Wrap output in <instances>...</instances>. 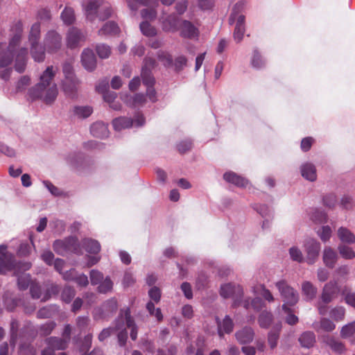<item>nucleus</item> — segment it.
<instances>
[{
    "instance_id": "nucleus-1",
    "label": "nucleus",
    "mask_w": 355,
    "mask_h": 355,
    "mask_svg": "<svg viewBox=\"0 0 355 355\" xmlns=\"http://www.w3.org/2000/svg\"><path fill=\"white\" fill-rule=\"evenodd\" d=\"M23 30V23L20 20L15 21L11 26L7 50L0 58V68L8 67L15 58V71L19 73L25 71L28 60V49L25 47H19Z\"/></svg>"
},
{
    "instance_id": "nucleus-2",
    "label": "nucleus",
    "mask_w": 355,
    "mask_h": 355,
    "mask_svg": "<svg viewBox=\"0 0 355 355\" xmlns=\"http://www.w3.org/2000/svg\"><path fill=\"white\" fill-rule=\"evenodd\" d=\"M54 76L53 67L49 66L40 76V82L29 89L28 97L32 101L40 99L47 105L52 104L58 94L57 85L51 84Z\"/></svg>"
},
{
    "instance_id": "nucleus-3",
    "label": "nucleus",
    "mask_w": 355,
    "mask_h": 355,
    "mask_svg": "<svg viewBox=\"0 0 355 355\" xmlns=\"http://www.w3.org/2000/svg\"><path fill=\"white\" fill-rule=\"evenodd\" d=\"M53 249L59 255L65 256L69 253L83 254L82 247L75 236H69L62 240H55L53 243Z\"/></svg>"
},
{
    "instance_id": "nucleus-4",
    "label": "nucleus",
    "mask_w": 355,
    "mask_h": 355,
    "mask_svg": "<svg viewBox=\"0 0 355 355\" xmlns=\"http://www.w3.org/2000/svg\"><path fill=\"white\" fill-rule=\"evenodd\" d=\"M146 119L142 114L137 113L133 118L120 116L112 120V125L116 131L129 128L131 127L139 128L144 125Z\"/></svg>"
},
{
    "instance_id": "nucleus-5",
    "label": "nucleus",
    "mask_w": 355,
    "mask_h": 355,
    "mask_svg": "<svg viewBox=\"0 0 355 355\" xmlns=\"http://www.w3.org/2000/svg\"><path fill=\"white\" fill-rule=\"evenodd\" d=\"M280 295L284 302V304L294 306L299 300L298 293L291 287L286 280L281 279L275 283Z\"/></svg>"
},
{
    "instance_id": "nucleus-6",
    "label": "nucleus",
    "mask_w": 355,
    "mask_h": 355,
    "mask_svg": "<svg viewBox=\"0 0 355 355\" xmlns=\"http://www.w3.org/2000/svg\"><path fill=\"white\" fill-rule=\"evenodd\" d=\"M220 295L224 298L232 297L233 299V306H240L243 302V289L241 286L233 283H227L221 285L220 290Z\"/></svg>"
},
{
    "instance_id": "nucleus-7",
    "label": "nucleus",
    "mask_w": 355,
    "mask_h": 355,
    "mask_svg": "<svg viewBox=\"0 0 355 355\" xmlns=\"http://www.w3.org/2000/svg\"><path fill=\"white\" fill-rule=\"evenodd\" d=\"M6 245H0V274L6 275L13 270L16 266L15 256L7 250Z\"/></svg>"
},
{
    "instance_id": "nucleus-8",
    "label": "nucleus",
    "mask_w": 355,
    "mask_h": 355,
    "mask_svg": "<svg viewBox=\"0 0 355 355\" xmlns=\"http://www.w3.org/2000/svg\"><path fill=\"white\" fill-rule=\"evenodd\" d=\"M303 247L306 253V263L309 265L315 263L321 250L320 242L314 239L308 238L304 240Z\"/></svg>"
},
{
    "instance_id": "nucleus-9",
    "label": "nucleus",
    "mask_w": 355,
    "mask_h": 355,
    "mask_svg": "<svg viewBox=\"0 0 355 355\" xmlns=\"http://www.w3.org/2000/svg\"><path fill=\"white\" fill-rule=\"evenodd\" d=\"M118 303L115 298H110L103 303V304L94 309V318L95 320L105 319L116 311Z\"/></svg>"
},
{
    "instance_id": "nucleus-10",
    "label": "nucleus",
    "mask_w": 355,
    "mask_h": 355,
    "mask_svg": "<svg viewBox=\"0 0 355 355\" xmlns=\"http://www.w3.org/2000/svg\"><path fill=\"white\" fill-rule=\"evenodd\" d=\"M44 46L49 53L57 52L62 46V37L55 31H49L44 38Z\"/></svg>"
},
{
    "instance_id": "nucleus-11",
    "label": "nucleus",
    "mask_w": 355,
    "mask_h": 355,
    "mask_svg": "<svg viewBox=\"0 0 355 355\" xmlns=\"http://www.w3.org/2000/svg\"><path fill=\"white\" fill-rule=\"evenodd\" d=\"M216 322L217 324L218 335L220 338H223L225 334H230L233 331L234 324L230 315H226L223 320H220V318L216 316Z\"/></svg>"
},
{
    "instance_id": "nucleus-12",
    "label": "nucleus",
    "mask_w": 355,
    "mask_h": 355,
    "mask_svg": "<svg viewBox=\"0 0 355 355\" xmlns=\"http://www.w3.org/2000/svg\"><path fill=\"white\" fill-rule=\"evenodd\" d=\"M85 35L77 28L72 27L69 29L67 35V44L70 49H74L84 41Z\"/></svg>"
},
{
    "instance_id": "nucleus-13",
    "label": "nucleus",
    "mask_w": 355,
    "mask_h": 355,
    "mask_svg": "<svg viewBox=\"0 0 355 355\" xmlns=\"http://www.w3.org/2000/svg\"><path fill=\"white\" fill-rule=\"evenodd\" d=\"M338 291L339 288L336 281L327 283L323 288L321 295L322 302L324 304L331 302Z\"/></svg>"
},
{
    "instance_id": "nucleus-14",
    "label": "nucleus",
    "mask_w": 355,
    "mask_h": 355,
    "mask_svg": "<svg viewBox=\"0 0 355 355\" xmlns=\"http://www.w3.org/2000/svg\"><path fill=\"white\" fill-rule=\"evenodd\" d=\"M300 173L303 178L313 182L317 180V170L315 164L310 162L302 163L300 166Z\"/></svg>"
},
{
    "instance_id": "nucleus-15",
    "label": "nucleus",
    "mask_w": 355,
    "mask_h": 355,
    "mask_svg": "<svg viewBox=\"0 0 355 355\" xmlns=\"http://www.w3.org/2000/svg\"><path fill=\"white\" fill-rule=\"evenodd\" d=\"M81 62L84 68L89 71H92L96 67V58L92 49H85L81 55Z\"/></svg>"
},
{
    "instance_id": "nucleus-16",
    "label": "nucleus",
    "mask_w": 355,
    "mask_h": 355,
    "mask_svg": "<svg viewBox=\"0 0 355 355\" xmlns=\"http://www.w3.org/2000/svg\"><path fill=\"white\" fill-rule=\"evenodd\" d=\"M223 179L227 183L232 184L238 187H246L249 181L233 171H227L223 174Z\"/></svg>"
},
{
    "instance_id": "nucleus-17",
    "label": "nucleus",
    "mask_w": 355,
    "mask_h": 355,
    "mask_svg": "<svg viewBox=\"0 0 355 355\" xmlns=\"http://www.w3.org/2000/svg\"><path fill=\"white\" fill-rule=\"evenodd\" d=\"M235 337L240 344H248L253 340L254 332L252 327H245L235 333Z\"/></svg>"
},
{
    "instance_id": "nucleus-18",
    "label": "nucleus",
    "mask_w": 355,
    "mask_h": 355,
    "mask_svg": "<svg viewBox=\"0 0 355 355\" xmlns=\"http://www.w3.org/2000/svg\"><path fill=\"white\" fill-rule=\"evenodd\" d=\"M101 0H89L85 7L86 17L89 21H93L99 13L101 6Z\"/></svg>"
},
{
    "instance_id": "nucleus-19",
    "label": "nucleus",
    "mask_w": 355,
    "mask_h": 355,
    "mask_svg": "<svg viewBox=\"0 0 355 355\" xmlns=\"http://www.w3.org/2000/svg\"><path fill=\"white\" fill-rule=\"evenodd\" d=\"M180 26V17L175 14L168 15L162 21V28L164 31L175 32Z\"/></svg>"
},
{
    "instance_id": "nucleus-20",
    "label": "nucleus",
    "mask_w": 355,
    "mask_h": 355,
    "mask_svg": "<svg viewBox=\"0 0 355 355\" xmlns=\"http://www.w3.org/2000/svg\"><path fill=\"white\" fill-rule=\"evenodd\" d=\"M90 132L95 137L106 138L109 135L107 125L102 121L95 122L90 127Z\"/></svg>"
},
{
    "instance_id": "nucleus-21",
    "label": "nucleus",
    "mask_w": 355,
    "mask_h": 355,
    "mask_svg": "<svg viewBox=\"0 0 355 355\" xmlns=\"http://www.w3.org/2000/svg\"><path fill=\"white\" fill-rule=\"evenodd\" d=\"M67 162L69 164L76 168H80L84 166L85 156L81 152H73L67 157Z\"/></svg>"
},
{
    "instance_id": "nucleus-22",
    "label": "nucleus",
    "mask_w": 355,
    "mask_h": 355,
    "mask_svg": "<svg viewBox=\"0 0 355 355\" xmlns=\"http://www.w3.org/2000/svg\"><path fill=\"white\" fill-rule=\"evenodd\" d=\"M198 28L189 21L184 20L182 24L181 35L186 38L193 39L198 37Z\"/></svg>"
},
{
    "instance_id": "nucleus-23",
    "label": "nucleus",
    "mask_w": 355,
    "mask_h": 355,
    "mask_svg": "<svg viewBox=\"0 0 355 355\" xmlns=\"http://www.w3.org/2000/svg\"><path fill=\"white\" fill-rule=\"evenodd\" d=\"M78 81L76 78L64 79L62 81V89L66 96L70 98L76 96Z\"/></svg>"
},
{
    "instance_id": "nucleus-24",
    "label": "nucleus",
    "mask_w": 355,
    "mask_h": 355,
    "mask_svg": "<svg viewBox=\"0 0 355 355\" xmlns=\"http://www.w3.org/2000/svg\"><path fill=\"white\" fill-rule=\"evenodd\" d=\"M323 261L325 266L329 268H334L338 254L331 247H325L323 251Z\"/></svg>"
},
{
    "instance_id": "nucleus-25",
    "label": "nucleus",
    "mask_w": 355,
    "mask_h": 355,
    "mask_svg": "<svg viewBox=\"0 0 355 355\" xmlns=\"http://www.w3.org/2000/svg\"><path fill=\"white\" fill-rule=\"evenodd\" d=\"M245 15H242L239 17L238 21H235L236 26L233 36L234 40L237 43L240 42L243 40L245 32Z\"/></svg>"
},
{
    "instance_id": "nucleus-26",
    "label": "nucleus",
    "mask_w": 355,
    "mask_h": 355,
    "mask_svg": "<svg viewBox=\"0 0 355 355\" xmlns=\"http://www.w3.org/2000/svg\"><path fill=\"white\" fill-rule=\"evenodd\" d=\"M338 239L342 243L353 244L355 243V235L348 228L340 227L337 231Z\"/></svg>"
},
{
    "instance_id": "nucleus-27",
    "label": "nucleus",
    "mask_w": 355,
    "mask_h": 355,
    "mask_svg": "<svg viewBox=\"0 0 355 355\" xmlns=\"http://www.w3.org/2000/svg\"><path fill=\"white\" fill-rule=\"evenodd\" d=\"M242 301L243 302L240 304V306H243L246 309H250V307H252L254 310L258 311L265 306V302L259 297H254L251 301L250 300V298L243 299V297Z\"/></svg>"
},
{
    "instance_id": "nucleus-28",
    "label": "nucleus",
    "mask_w": 355,
    "mask_h": 355,
    "mask_svg": "<svg viewBox=\"0 0 355 355\" xmlns=\"http://www.w3.org/2000/svg\"><path fill=\"white\" fill-rule=\"evenodd\" d=\"M324 342L328 345L331 349L336 354H342L345 352V347L340 340L332 336H327L324 338Z\"/></svg>"
},
{
    "instance_id": "nucleus-29",
    "label": "nucleus",
    "mask_w": 355,
    "mask_h": 355,
    "mask_svg": "<svg viewBox=\"0 0 355 355\" xmlns=\"http://www.w3.org/2000/svg\"><path fill=\"white\" fill-rule=\"evenodd\" d=\"M245 2L244 1H240L235 3L232 8V12L229 18V24L232 25L235 23V21H238L239 16L244 15L243 12L245 10Z\"/></svg>"
},
{
    "instance_id": "nucleus-30",
    "label": "nucleus",
    "mask_w": 355,
    "mask_h": 355,
    "mask_svg": "<svg viewBox=\"0 0 355 355\" xmlns=\"http://www.w3.org/2000/svg\"><path fill=\"white\" fill-rule=\"evenodd\" d=\"M125 324L128 327L130 328V338L132 340H135L137 338L138 327L135 322L134 319L130 315V309L127 307L125 310Z\"/></svg>"
},
{
    "instance_id": "nucleus-31",
    "label": "nucleus",
    "mask_w": 355,
    "mask_h": 355,
    "mask_svg": "<svg viewBox=\"0 0 355 355\" xmlns=\"http://www.w3.org/2000/svg\"><path fill=\"white\" fill-rule=\"evenodd\" d=\"M90 254H98L101 250V245L96 240L92 239H84L80 246Z\"/></svg>"
},
{
    "instance_id": "nucleus-32",
    "label": "nucleus",
    "mask_w": 355,
    "mask_h": 355,
    "mask_svg": "<svg viewBox=\"0 0 355 355\" xmlns=\"http://www.w3.org/2000/svg\"><path fill=\"white\" fill-rule=\"evenodd\" d=\"M298 340L302 347L309 349L315 343V336L313 331H304L301 334Z\"/></svg>"
},
{
    "instance_id": "nucleus-33",
    "label": "nucleus",
    "mask_w": 355,
    "mask_h": 355,
    "mask_svg": "<svg viewBox=\"0 0 355 355\" xmlns=\"http://www.w3.org/2000/svg\"><path fill=\"white\" fill-rule=\"evenodd\" d=\"M68 341L65 338L50 337L46 339V345L55 350H62L67 347Z\"/></svg>"
},
{
    "instance_id": "nucleus-34",
    "label": "nucleus",
    "mask_w": 355,
    "mask_h": 355,
    "mask_svg": "<svg viewBox=\"0 0 355 355\" xmlns=\"http://www.w3.org/2000/svg\"><path fill=\"white\" fill-rule=\"evenodd\" d=\"M119 32V28L117 24L113 21H109L98 31V34L100 35H116Z\"/></svg>"
},
{
    "instance_id": "nucleus-35",
    "label": "nucleus",
    "mask_w": 355,
    "mask_h": 355,
    "mask_svg": "<svg viewBox=\"0 0 355 355\" xmlns=\"http://www.w3.org/2000/svg\"><path fill=\"white\" fill-rule=\"evenodd\" d=\"M302 291L306 300L311 301L315 297L318 290L310 282H304L302 285Z\"/></svg>"
},
{
    "instance_id": "nucleus-36",
    "label": "nucleus",
    "mask_w": 355,
    "mask_h": 355,
    "mask_svg": "<svg viewBox=\"0 0 355 355\" xmlns=\"http://www.w3.org/2000/svg\"><path fill=\"white\" fill-rule=\"evenodd\" d=\"M45 48L39 44L31 45V56L35 62H41L45 58Z\"/></svg>"
},
{
    "instance_id": "nucleus-37",
    "label": "nucleus",
    "mask_w": 355,
    "mask_h": 355,
    "mask_svg": "<svg viewBox=\"0 0 355 355\" xmlns=\"http://www.w3.org/2000/svg\"><path fill=\"white\" fill-rule=\"evenodd\" d=\"M40 39V23L35 22L31 28L28 34V41L31 45L37 44Z\"/></svg>"
},
{
    "instance_id": "nucleus-38",
    "label": "nucleus",
    "mask_w": 355,
    "mask_h": 355,
    "mask_svg": "<svg viewBox=\"0 0 355 355\" xmlns=\"http://www.w3.org/2000/svg\"><path fill=\"white\" fill-rule=\"evenodd\" d=\"M273 320V315L271 312L263 311L258 318V323L260 327L263 329H268Z\"/></svg>"
},
{
    "instance_id": "nucleus-39",
    "label": "nucleus",
    "mask_w": 355,
    "mask_h": 355,
    "mask_svg": "<svg viewBox=\"0 0 355 355\" xmlns=\"http://www.w3.org/2000/svg\"><path fill=\"white\" fill-rule=\"evenodd\" d=\"M73 114L78 119H86L93 112V108L91 106H74L73 108Z\"/></svg>"
},
{
    "instance_id": "nucleus-40",
    "label": "nucleus",
    "mask_w": 355,
    "mask_h": 355,
    "mask_svg": "<svg viewBox=\"0 0 355 355\" xmlns=\"http://www.w3.org/2000/svg\"><path fill=\"white\" fill-rule=\"evenodd\" d=\"M266 61L259 51L255 49L253 50L251 58V65L256 69H261L265 67Z\"/></svg>"
},
{
    "instance_id": "nucleus-41",
    "label": "nucleus",
    "mask_w": 355,
    "mask_h": 355,
    "mask_svg": "<svg viewBox=\"0 0 355 355\" xmlns=\"http://www.w3.org/2000/svg\"><path fill=\"white\" fill-rule=\"evenodd\" d=\"M34 281L32 280L31 276L28 273H22L17 277V284L19 290L25 291Z\"/></svg>"
},
{
    "instance_id": "nucleus-42",
    "label": "nucleus",
    "mask_w": 355,
    "mask_h": 355,
    "mask_svg": "<svg viewBox=\"0 0 355 355\" xmlns=\"http://www.w3.org/2000/svg\"><path fill=\"white\" fill-rule=\"evenodd\" d=\"M114 283L109 276L103 279L100 284H98L97 291L99 293L105 294L110 292L113 288Z\"/></svg>"
},
{
    "instance_id": "nucleus-43",
    "label": "nucleus",
    "mask_w": 355,
    "mask_h": 355,
    "mask_svg": "<svg viewBox=\"0 0 355 355\" xmlns=\"http://www.w3.org/2000/svg\"><path fill=\"white\" fill-rule=\"evenodd\" d=\"M29 237H30L31 243H29L28 242L26 241V242H22L19 245L18 250H17V254L19 257H27L31 254V252L32 251V248L34 247V243L32 240L31 236H30Z\"/></svg>"
},
{
    "instance_id": "nucleus-44",
    "label": "nucleus",
    "mask_w": 355,
    "mask_h": 355,
    "mask_svg": "<svg viewBox=\"0 0 355 355\" xmlns=\"http://www.w3.org/2000/svg\"><path fill=\"white\" fill-rule=\"evenodd\" d=\"M254 293L260 294L266 301L271 302L274 301V297L271 292L267 289L264 285L260 284L252 288Z\"/></svg>"
},
{
    "instance_id": "nucleus-45",
    "label": "nucleus",
    "mask_w": 355,
    "mask_h": 355,
    "mask_svg": "<svg viewBox=\"0 0 355 355\" xmlns=\"http://www.w3.org/2000/svg\"><path fill=\"white\" fill-rule=\"evenodd\" d=\"M112 11L113 10L110 5L108 3L102 1L98 17L100 20H105L111 17Z\"/></svg>"
},
{
    "instance_id": "nucleus-46",
    "label": "nucleus",
    "mask_w": 355,
    "mask_h": 355,
    "mask_svg": "<svg viewBox=\"0 0 355 355\" xmlns=\"http://www.w3.org/2000/svg\"><path fill=\"white\" fill-rule=\"evenodd\" d=\"M76 295L75 289L70 286H65L61 293V299L67 304H69Z\"/></svg>"
},
{
    "instance_id": "nucleus-47",
    "label": "nucleus",
    "mask_w": 355,
    "mask_h": 355,
    "mask_svg": "<svg viewBox=\"0 0 355 355\" xmlns=\"http://www.w3.org/2000/svg\"><path fill=\"white\" fill-rule=\"evenodd\" d=\"M187 61L188 60L186 56L182 55H179L175 58L174 61H173V65L171 67L173 68L175 71L180 72L187 67Z\"/></svg>"
},
{
    "instance_id": "nucleus-48",
    "label": "nucleus",
    "mask_w": 355,
    "mask_h": 355,
    "mask_svg": "<svg viewBox=\"0 0 355 355\" xmlns=\"http://www.w3.org/2000/svg\"><path fill=\"white\" fill-rule=\"evenodd\" d=\"M130 98L127 103L133 107H137L143 105L146 102V96L143 94L138 93L133 96L128 97Z\"/></svg>"
},
{
    "instance_id": "nucleus-49",
    "label": "nucleus",
    "mask_w": 355,
    "mask_h": 355,
    "mask_svg": "<svg viewBox=\"0 0 355 355\" xmlns=\"http://www.w3.org/2000/svg\"><path fill=\"white\" fill-rule=\"evenodd\" d=\"M340 256L345 259H352L355 257L353 249L345 244H340L338 247Z\"/></svg>"
},
{
    "instance_id": "nucleus-50",
    "label": "nucleus",
    "mask_w": 355,
    "mask_h": 355,
    "mask_svg": "<svg viewBox=\"0 0 355 355\" xmlns=\"http://www.w3.org/2000/svg\"><path fill=\"white\" fill-rule=\"evenodd\" d=\"M61 19L65 24H72L75 20L73 10L71 8L66 7L61 13Z\"/></svg>"
},
{
    "instance_id": "nucleus-51",
    "label": "nucleus",
    "mask_w": 355,
    "mask_h": 355,
    "mask_svg": "<svg viewBox=\"0 0 355 355\" xmlns=\"http://www.w3.org/2000/svg\"><path fill=\"white\" fill-rule=\"evenodd\" d=\"M280 329L281 325H279L275 329H272L268 333V342L271 349L275 348L277 345Z\"/></svg>"
},
{
    "instance_id": "nucleus-52",
    "label": "nucleus",
    "mask_w": 355,
    "mask_h": 355,
    "mask_svg": "<svg viewBox=\"0 0 355 355\" xmlns=\"http://www.w3.org/2000/svg\"><path fill=\"white\" fill-rule=\"evenodd\" d=\"M337 196L334 193H326L322 196L323 205L329 209H333L337 204Z\"/></svg>"
},
{
    "instance_id": "nucleus-53",
    "label": "nucleus",
    "mask_w": 355,
    "mask_h": 355,
    "mask_svg": "<svg viewBox=\"0 0 355 355\" xmlns=\"http://www.w3.org/2000/svg\"><path fill=\"white\" fill-rule=\"evenodd\" d=\"M252 207L262 218H272V211L267 205L254 204Z\"/></svg>"
},
{
    "instance_id": "nucleus-54",
    "label": "nucleus",
    "mask_w": 355,
    "mask_h": 355,
    "mask_svg": "<svg viewBox=\"0 0 355 355\" xmlns=\"http://www.w3.org/2000/svg\"><path fill=\"white\" fill-rule=\"evenodd\" d=\"M56 324L53 321H47L44 324L40 326L38 328V331L41 336H48L49 335L55 327Z\"/></svg>"
},
{
    "instance_id": "nucleus-55",
    "label": "nucleus",
    "mask_w": 355,
    "mask_h": 355,
    "mask_svg": "<svg viewBox=\"0 0 355 355\" xmlns=\"http://www.w3.org/2000/svg\"><path fill=\"white\" fill-rule=\"evenodd\" d=\"M125 309H121L120 311V313L117 318L115 319V320L113 322L114 327H112L114 328V331H121V329H123L124 324L125 323Z\"/></svg>"
},
{
    "instance_id": "nucleus-56",
    "label": "nucleus",
    "mask_w": 355,
    "mask_h": 355,
    "mask_svg": "<svg viewBox=\"0 0 355 355\" xmlns=\"http://www.w3.org/2000/svg\"><path fill=\"white\" fill-rule=\"evenodd\" d=\"M139 27L141 33L146 36L151 37L157 33L156 29L148 21L141 22Z\"/></svg>"
},
{
    "instance_id": "nucleus-57",
    "label": "nucleus",
    "mask_w": 355,
    "mask_h": 355,
    "mask_svg": "<svg viewBox=\"0 0 355 355\" xmlns=\"http://www.w3.org/2000/svg\"><path fill=\"white\" fill-rule=\"evenodd\" d=\"M158 60L163 63L164 67H171L173 65V58L171 55L165 51H159L157 52Z\"/></svg>"
},
{
    "instance_id": "nucleus-58",
    "label": "nucleus",
    "mask_w": 355,
    "mask_h": 355,
    "mask_svg": "<svg viewBox=\"0 0 355 355\" xmlns=\"http://www.w3.org/2000/svg\"><path fill=\"white\" fill-rule=\"evenodd\" d=\"M141 76L142 78L143 84L146 87H154L155 80L153 76L151 71L141 70Z\"/></svg>"
},
{
    "instance_id": "nucleus-59",
    "label": "nucleus",
    "mask_w": 355,
    "mask_h": 355,
    "mask_svg": "<svg viewBox=\"0 0 355 355\" xmlns=\"http://www.w3.org/2000/svg\"><path fill=\"white\" fill-rule=\"evenodd\" d=\"M318 235L323 242H327L331 236L332 230L329 225H324L317 232Z\"/></svg>"
},
{
    "instance_id": "nucleus-60",
    "label": "nucleus",
    "mask_w": 355,
    "mask_h": 355,
    "mask_svg": "<svg viewBox=\"0 0 355 355\" xmlns=\"http://www.w3.org/2000/svg\"><path fill=\"white\" fill-rule=\"evenodd\" d=\"M289 255L291 259L294 261L302 263L304 261L302 251L296 246H293L289 249Z\"/></svg>"
},
{
    "instance_id": "nucleus-61",
    "label": "nucleus",
    "mask_w": 355,
    "mask_h": 355,
    "mask_svg": "<svg viewBox=\"0 0 355 355\" xmlns=\"http://www.w3.org/2000/svg\"><path fill=\"white\" fill-rule=\"evenodd\" d=\"M89 278L92 285L98 286V284H100L105 277L101 272L93 269L89 272Z\"/></svg>"
},
{
    "instance_id": "nucleus-62",
    "label": "nucleus",
    "mask_w": 355,
    "mask_h": 355,
    "mask_svg": "<svg viewBox=\"0 0 355 355\" xmlns=\"http://www.w3.org/2000/svg\"><path fill=\"white\" fill-rule=\"evenodd\" d=\"M355 333V321H353L343 326L340 331V336L343 338H348Z\"/></svg>"
},
{
    "instance_id": "nucleus-63",
    "label": "nucleus",
    "mask_w": 355,
    "mask_h": 355,
    "mask_svg": "<svg viewBox=\"0 0 355 355\" xmlns=\"http://www.w3.org/2000/svg\"><path fill=\"white\" fill-rule=\"evenodd\" d=\"M96 51L98 55L102 59L107 58L111 53L110 46L104 44L96 45Z\"/></svg>"
},
{
    "instance_id": "nucleus-64",
    "label": "nucleus",
    "mask_w": 355,
    "mask_h": 355,
    "mask_svg": "<svg viewBox=\"0 0 355 355\" xmlns=\"http://www.w3.org/2000/svg\"><path fill=\"white\" fill-rule=\"evenodd\" d=\"M19 355H37L36 349L30 344L24 343L19 346Z\"/></svg>"
}]
</instances>
